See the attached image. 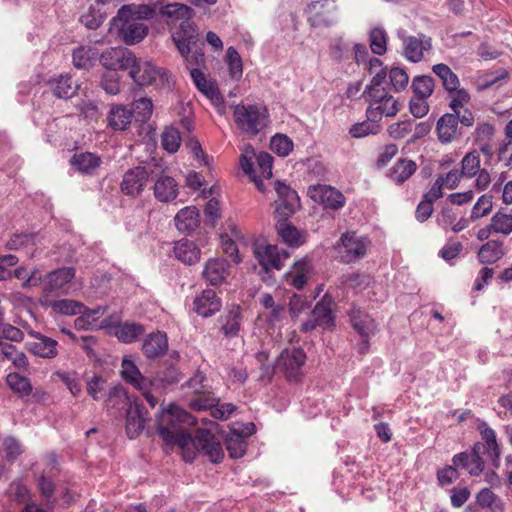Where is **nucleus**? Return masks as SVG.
<instances>
[{
  "label": "nucleus",
  "instance_id": "9b49d317",
  "mask_svg": "<svg viewBox=\"0 0 512 512\" xmlns=\"http://www.w3.org/2000/svg\"><path fill=\"white\" fill-rule=\"evenodd\" d=\"M332 304V299L324 296L312 310L311 319L301 325V331L310 332L316 327H321L322 329L332 328L334 326Z\"/></svg>",
  "mask_w": 512,
  "mask_h": 512
},
{
  "label": "nucleus",
  "instance_id": "423d86ee",
  "mask_svg": "<svg viewBox=\"0 0 512 512\" xmlns=\"http://www.w3.org/2000/svg\"><path fill=\"white\" fill-rule=\"evenodd\" d=\"M128 70L129 76L138 86L165 85L169 82V74L166 70L136 57L135 63L129 66Z\"/></svg>",
  "mask_w": 512,
  "mask_h": 512
},
{
  "label": "nucleus",
  "instance_id": "6e6552de",
  "mask_svg": "<svg viewBox=\"0 0 512 512\" xmlns=\"http://www.w3.org/2000/svg\"><path fill=\"white\" fill-rule=\"evenodd\" d=\"M305 362L306 354L302 349H284L277 358L276 368L283 372L289 381H298L302 376Z\"/></svg>",
  "mask_w": 512,
  "mask_h": 512
},
{
  "label": "nucleus",
  "instance_id": "72a5a7b5",
  "mask_svg": "<svg viewBox=\"0 0 512 512\" xmlns=\"http://www.w3.org/2000/svg\"><path fill=\"white\" fill-rule=\"evenodd\" d=\"M506 254L503 242L500 240H490L483 244L477 253V258L482 264H494Z\"/></svg>",
  "mask_w": 512,
  "mask_h": 512
},
{
  "label": "nucleus",
  "instance_id": "49530a36",
  "mask_svg": "<svg viewBox=\"0 0 512 512\" xmlns=\"http://www.w3.org/2000/svg\"><path fill=\"white\" fill-rule=\"evenodd\" d=\"M6 381L9 388L22 397L29 396L32 392V385L29 379L18 373L8 374Z\"/></svg>",
  "mask_w": 512,
  "mask_h": 512
},
{
  "label": "nucleus",
  "instance_id": "f8f14e48",
  "mask_svg": "<svg viewBox=\"0 0 512 512\" xmlns=\"http://www.w3.org/2000/svg\"><path fill=\"white\" fill-rule=\"evenodd\" d=\"M155 172L150 165L137 166L128 170L121 182L122 192L129 196L139 195L146 186L149 177L154 178Z\"/></svg>",
  "mask_w": 512,
  "mask_h": 512
},
{
  "label": "nucleus",
  "instance_id": "e2e57ef3",
  "mask_svg": "<svg viewBox=\"0 0 512 512\" xmlns=\"http://www.w3.org/2000/svg\"><path fill=\"white\" fill-rule=\"evenodd\" d=\"M153 104L149 98H140L133 103V112L138 121L145 122L152 115Z\"/></svg>",
  "mask_w": 512,
  "mask_h": 512
},
{
  "label": "nucleus",
  "instance_id": "a18cd8bd",
  "mask_svg": "<svg viewBox=\"0 0 512 512\" xmlns=\"http://www.w3.org/2000/svg\"><path fill=\"white\" fill-rule=\"evenodd\" d=\"M104 14L97 4H90L86 11L80 17V22L88 29L95 30L101 26L104 21Z\"/></svg>",
  "mask_w": 512,
  "mask_h": 512
},
{
  "label": "nucleus",
  "instance_id": "37998d69",
  "mask_svg": "<svg viewBox=\"0 0 512 512\" xmlns=\"http://www.w3.org/2000/svg\"><path fill=\"white\" fill-rule=\"evenodd\" d=\"M435 87L434 79L429 75H419L413 78L411 88L415 97L428 99Z\"/></svg>",
  "mask_w": 512,
  "mask_h": 512
},
{
  "label": "nucleus",
  "instance_id": "09e8293b",
  "mask_svg": "<svg viewBox=\"0 0 512 512\" xmlns=\"http://www.w3.org/2000/svg\"><path fill=\"white\" fill-rule=\"evenodd\" d=\"M0 354L3 355L7 360H10L16 367L26 369L29 365L26 355L18 351L12 344H1Z\"/></svg>",
  "mask_w": 512,
  "mask_h": 512
},
{
  "label": "nucleus",
  "instance_id": "f3484780",
  "mask_svg": "<svg viewBox=\"0 0 512 512\" xmlns=\"http://www.w3.org/2000/svg\"><path fill=\"white\" fill-rule=\"evenodd\" d=\"M75 277V270L72 267H63L48 273L43 280V292L47 295L52 292L67 294L69 284Z\"/></svg>",
  "mask_w": 512,
  "mask_h": 512
},
{
  "label": "nucleus",
  "instance_id": "4d7b16f0",
  "mask_svg": "<svg viewBox=\"0 0 512 512\" xmlns=\"http://www.w3.org/2000/svg\"><path fill=\"white\" fill-rule=\"evenodd\" d=\"M130 403V399L123 387L114 386L109 390L106 398L108 409H117L120 405H130Z\"/></svg>",
  "mask_w": 512,
  "mask_h": 512
},
{
  "label": "nucleus",
  "instance_id": "864d4df0",
  "mask_svg": "<svg viewBox=\"0 0 512 512\" xmlns=\"http://www.w3.org/2000/svg\"><path fill=\"white\" fill-rule=\"evenodd\" d=\"M492 199L493 196L489 194L480 196L472 207L470 220L476 221L490 214L493 209Z\"/></svg>",
  "mask_w": 512,
  "mask_h": 512
},
{
  "label": "nucleus",
  "instance_id": "c756f323",
  "mask_svg": "<svg viewBox=\"0 0 512 512\" xmlns=\"http://www.w3.org/2000/svg\"><path fill=\"white\" fill-rule=\"evenodd\" d=\"M436 131L441 143L452 142L458 135V117L450 113L444 114L437 122Z\"/></svg>",
  "mask_w": 512,
  "mask_h": 512
},
{
  "label": "nucleus",
  "instance_id": "f704fd0d",
  "mask_svg": "<svg viewBox=\"0 0 512 512\" xmlns=\"http://www.w3.org/2000/svg\"><path fill=\"white\" fill-rule=\"evenodd\" d=\"M35 340L30 342L29 350L42 358H54L57 356V341L40 333L34 335Z\"/></svg>",
  "mask_w": 512,
  "mask_h": 512
},
{
  "label": "nucleus",
  "instance_id": "ddd939ff",
  "mask_svg": "<svg viewBox=\"0 0 512 512\" xmlns=\"http://www.w3.org/2000/svg\"><path fill=\"white\" fill-rule=\"evenodd\" d=\"M277 200L275 201V212L283 219H288L300 207L299 197L295 190L289 185L275 182Z\"/></svg>",
  "mask_w": 512,
  "mask_h": 512
},
{
  "label": "nucleus",
  "instance_id": "bb28decb",
  "mask_svg": "<svg viewBox=\"0 0 512 512\" xmlns=\"http://www.w3.org/2000/svg\"><path fill=\"white\" fill-rule=\"evenodd\" d=\"M312 273V265L308 258L296 261L287 274V282L294 288L301 290Z\"/></svg>",
  "mask_w": 512,
  "mask_h": 512
},
{
  "label": "nucleus",
  "instance_id": "5fc2aeb1",
  "mask_svg": "<svg viewBox=\"0 0 512 512\" xmlns=\"http://www.w3.org/2000/svg\"><path fill=\"white\" fill-rule=\"evenodd\" d=\"M370 47L374 54L383 55L387 50V34L383 28L375 27L369 34Z\"/></svg>",
  "mask_w": 512,
  "mask_h": 512
},
{
  "label": "nucleus",
  "instance_id": "e433bc0d",
  "mask_svg": "<svg viewBox=\"0 0 512 512\" xmlns=\"http://www.w3.org/2000/svg\"><path fill=\"white\" fill-rule=\"evenodd\" d=\"M49 84L54 96L60 99L73 97L79 88L69 75H59L52 79Z\"/></svg>",
  "mask_w": 512,
  "mask_h": 512
},
{
  "label": "nucleus",
  "instance_id": "412c9836",
  "mask_svg": "<svg viewBox=\"0 0 512 512\" xmlns=\"http://www.w3.org/2000/svg\"><path fill=\"white\" fill-rule=\"evenodd\" d=\"M147 411L145 407L138 403H130L126 415V432L130 439H134L143 431L146 420Z\"/></svg>",
  "mask_w": 512,
  "mask_h": 512
},
{
  "label": "nucleus",
  "instance_id": "20e7f679",
  "mask_svg": "<svg viewBox=\"0 0 512 512\" xmlns=\"http://www.w3.org/2000/svg\"><path fill=\"white\" fill-rule=\"evenodd\" d=\"M233 117L237 128L249 137L256 136L270 123L268 109L263 104H237Z\"/></svg>",
  "mask_w": 512,
  "mask_h": 512
},
{
  "label": "nucleus",
  "instance_id": "8fccbe9b",
  "mask_svg": "<svg viewBox=\"0 0 512 512\" xmlns=\"http://www.w3.org/2000/svg\"><path fill=\"white\" fill-rule=\"evenodd\" d=\"M482 437L485 443L482 445L485 447V453L492 460L494 466H498L500 451L496 441V435L493 429L486 428L482 431Z\"/></svg>",
  "mask_w": 512,
  "mask_h": 512
},
{
  "label": "nucleus",
  "instance_id": "cd10ccee",
  "mask_svg": "<svg viewBox=\"0 0 512 512\" xmlns=\"http://www.w3.org/2000/svg\"><path fill=\"white\" fill-rule=\"evenodd\" d=\"M71 166L82 174L93 175L102 164L101 158L91 152L74 154L70 159Z\"/></svg>",
  "mask_w": 512,
  "mask_h": 512
},
{
  "label": "nucleus",
  "instance_id": "c9c22d12",
  "mask_svg": "<svg viewBox=\"0 0 512 512\" xmlns=\"http://www.w3.org/2000/svg\"><path fill=\"white\" fill-rule=\"evenodd\" d=\"M176 228L180 232H192L199 225V212L194 206L181 209L174 218Z\"/></svg>",
  "mask_w": 512,
  "mask_h": 512
},
{
  "label": "nucleus",
  "instance_id": "6ab92c4d",
  "mask_svg": "<svg viewBox=\"0 0 512 512\" xmlns=\"http://www.w3.org/2000/svg\"><path fill=\"white\" fill-rule=\"evenodd\" d=\"M431 49V38L422 33H419L417 36H408L403 40V55L412 63L422 61L425 52H429Z\"/></svg>",
  "mask_w": 512,
  "mask_h": 512
},
{
  "label": "nucleus",
  "instance_id": "a878e982",
  "mask_svg": "<svg viewBox=\"0 0 512 512\" xmlns=\"http://www.w3.org/2000/svg\"><path fill=\"white\" fill-rule=\"evenodd\" d=\"M168 349V339L165 333L160 331L151 333L143 342L142 350L149 359L158 358L166 353Z\"/></svg>",
  "mask_w": 512,
  "mask_h": 512
},
{
  "label": "nucleus",
  "instance_id": "79ce46f5",
  "mask_svg": "<svg viewBox=\"0 0 512 512\" xmlns=\"http://www.w3.org/2000/svg\"><path fill=\"white\" fill-rule=\"evenodd\" d=\"M226 449L231 458H241L246 451V440L239 432L236 430L231 431L225 440Z\"/></svg>",
  "mask_w": 512,
  "mask_h": 512
},
{
  "label": "nucleus",
  "instance_id": "dca6fc26",
  "mask_svg": "<svg viewBox=\"0 0 512 512\" xmlns=\"http://www.w3.org/2000/svg\"><path fill=\"white\" fill-rule=\"evenodd\" d=\"M255 258L265 271L272 269L280 270L283 267V260L290 257L286 250L279 252L277 246L271 244H257L254 248Z\"/></svg>",
  "mask_w": 512,
  "mask_h": 512
},
{
  "label": "nucleus",
  "instance_id": "58836bf2",
  "mask_svg": "<svg viewBox=\"0 0 512 512\" xmlns=\"http://www.w3.org/2000/svg\"><path fill=\"white\" fill-rule=\"evenodd\" d=\"M133 112L123 105L113 106L108 115L109 125L114 130H125L131 123Z\"/></svg>",
  "mask_w": 512,
  "mask_h": 512
},
{
  "label": "nucleus",
  "instance_id": "f03ea898",
  "mask_svg": "<svg viewBox=\"0 0 512 512\" xmlns=\"http://www.w3.org/2000/svg\"><path fill=\"white\" fill-rule=\"evenodd\" d=\"M156 15L154 7L146 4H129L122 6L111 24L117 29L118 36L127 45L141 42L148 34L149 28L143 21Z\"/></svg>",
  "mask_w": 512,
  "mask_h": 512
},
{
  "label": "nucleus",
  "instance_id": "603ef678",
  "mask_svg": "<svg viewBox=\"0 0 512 512\" xmlns=\"http://www.w3.org/2000/svg\"><path fill=\"white\" fill-rule=\"evenodd\" d=\"M480 156L477 151L467 153L461 160V173L466 178H473L480 171Z\"/></svg>",
  "mask_w": 512,
  "mask_h": 512
},
{
  "label": "nucleus",
  "instance_id": "6e6d98bb",
  "mask_svg": "<svg viewBox=\"0 0 512 512\" xmlns=\"http://www.w3.org/2000/svg\"><path fill=\"white\" fill-rule=\"evenodd\" d=\"M226 58L230 76L233 79L239 80L243 74L241 56L233 46H230L226 51Z\"/></svg>",
  "mask_w": 512,
  "mask_h": 512
},
{
  "label": "nucleus",
  "instance_id": "680f3d73",
  "mask_svg": "<svg viewBox=\"0 0 512 512\" xmlns=\"http://www.w3.org/2000/svg\"><path fill=\"white\" fill-rule=\"evenodd\" d=\"M342 284L353 289H364L370 284V276L358 272L348 273L342 276Z\"/></svg>",
  "mask_w": 512,
  "mask_h": 512
},
{
  "label": "nucleus",
  "instance_id": "3c124183",
  "mask_svg": "<svg viewBox=\"0 0 512 512\" xmlns=\"http://www.w3.org/2000/svg\"><path fill=\"white\" fill-rule=\"evenodd\" d=\"M490 222L494 233L505 236L512 233V214L498 211L491 217Z\"/></svg>",
  "mask_w": 512,
  "mask_h": 512
},
{
  "label": "nucleus",
  "instance_id": "4468645a",
  "mask_svg": "<svg viewBox=\"0 0 512 512\" xmlns=\"http://www.w3.org/2000/svg\"><path fill=\"white\" fill-rule=\"evenodd\" d=\"M482 455H487L485 447L481 442H477L470 453H458L453 457L452 462L454 466L465 469L471 476H478L484 470Z\"/></svg>",
  "mask_w": 512,
  "mask_h": 512
},
{
  "label": "nucleus",
  "instance_id": "a211bd4d",
  "mask_svg": "<svg viewBox=\"0 0 512 512\" xmlns=\"http://www.w3.org/2000/svg\"><path fill=\"white\" fill-rule=\"evenodd\" d=\"M308 194L310 198L325 208L330 209H339L345 203V198L343 194L335 189L334 187L328 185H314L309 187Z\"/></svg>",
  "mask_w": 512,
  "mask_h": 512
},
{
  "label": "nucleus",
  "instance_id": "052dcab7",
  "mask_svg": "<svg viewBox=\"0 0 512 512\" xmlns=\"http://www.w3.org/2000/svg\"><path fill=\"white\" fill-rule=\"evenodd\" d=\"M270 146L272 151L281 157L287 156L293 150V142L289 137L283 134L273 136Z\"/></svg>",
  "mask_w": 512,
  "mask_h": 512
},
{
  "label": "nucleus",
  "instance_id": "69168bd1",
  "mask_svg": "<svg viewBox=\"0 0 512 512\" xmlns=\"http://www.w3.org/2000/svg\"><path fill=\"white\" fill-rule=\"evenodd\" d=\"M414 127L413 120H405L394 123L389 126V135L394 139H402L412 133Z\"/></svg>",
  "mask_w": 512,
  "mask_h": 512
},
{
  "label": "nucleus",
  "instance_id": "0eeeda50",
  "mask_svg": "<svg viewBox=\"0 0 512 512\" xmlns=\"http://www.w3.org/2000/svg\"><path fill=\"white\" fill-rule=\"evenodd\" d=\"M370 103L366 110L369 120L380 121L384 116L393 117L399 111L398 101L387 90H375L368 96Z\"/></svg>",
  "mask_w": 512,
  "mask_h": 512
},
{
  "label": "nucleus",
  "instance_id": "4be33fe9",
  "mask_svg": "<svg viewBox=\"0 0 512 512\" xmlns=\"http://www.w3.org/2000/svg\"><path fill=\"white\" fill-rule=\"evenodd\" d=\"M241 308L239 305L228 307L218 319L220 331L226 337H235L238 335L241 326Z\"/></svg>",
  "mask_w": 512,
  "mask_h": 512
},
{
  "label": "nucleus",
  "instance_id": "338daca9",
  "mask_svg": "<svg viewBox=\"0 0 512 512\" xmlns=\"http://www.w3.org/2000/svg\"><path fill=\"white\" fill-rule=\"evenodd\" d=\"M389 78L392 86L396 91L405 89L409 82V76L405 70L399 67H394L389 72Z\"/></svg>",
  "mask_w": 512,
  "mask_h": 512
},
{
  "label": "nucleus",
  "instance_id": "aec40b11",
  "mask_svg": "<svg viewBox=\"0 0 512 512\" xmlns=\"http://www.w3.org/2000/svg\"><path fill=\"white\" fill-rule=\"evenodd\" d=\"M349 317L353 328L365 339L360 348V352L364 353L367 349V339L375 334L377 325L373 318L355 306L350 309Z\"/></svg>",
  "mask_w": 512,
  "mask_h": 512
},
{
  "label": "nucleus",
  "instance_id": "2eb2a0df",
  "mask_svg": "<svg viewBox=\"0 0 512 512\" xmlns=\"http://www.w3.org/2000/svg\"><path fill=\"white\" fill-rule=\"evenodd\" d=\"M101 65L107 71L128 70L135 63L133 52L122 47L106 49L99 57Z\"/></svg>",
  "mask_w": 512,
  "mask_h": 512
},
{
  "label": "nucleus",
  "instance_id": "473e14b6",
  "mask_svg": "<svg viewBox=\"0 0 512 512\" xmlns=\"http://www.w3.org/2000/svg\"><path fill=\"white\" fill-rule=\"evenodd\" d=\"M41 304L50 307L56 313L68 316L82 313L85 308L79 301L72 299L50 300L47 295H43Z\"/></svg>",
  "mask_w": 512,
  "mask_h": 512
},
{
  "label": "nucleus",
  "instance_id": "f257e3e1",
  "mask_svg": "<svg viewBox=\"0 0 512 512\" xmlns=\"http://www.w3.org/2000/svg\"><path fill=\"white\" fill-rule=\"evenodd\" d=\"M196 423L195 418L184 409L169 404L157 417L158 433L164 443L169 446H178L186 462H192L196 450L202 451L213 463H219L224 452L219 440L207 429H198L195 438L186 427Z\"/></svg>",
  "mask_w": 512,
  "mask_h": 512
},
{
  "label": "nucleus",
  "instance_id": "13d9d810",
  "mask_svg": "<svg viewBox=\"0 0 512 512\" xmlns=\"http://www.w3.org/2000/svg\"><path fill=\"white\" fill-rule=\"evenodd\" d=\"M162 147L169 153L178 151L181 144L180 133L173 127L166 128L161 136Z\"/></svg>",
  "mask_w": 512,
  "mask_h": 512
},
{
  "label": "nucleus",
  "instance_id": "bf43d9fd",
  "mask_svg": "<svg viewBox=\"0 0 512 512\" xmlns=\"http://www.w3.org/2000/svg\"><path fill=\"white\" fill-rule=\"evenodd\" d=\"M379 129L380 125L378 124V121L368 119L362 123L354 124L350 128L349 133L354 138H362L370 134L378 133Z\"/></svg>",
  "mask_w": 512,
  "mask_h": 512
},
{
  "label": "nucleus",
  "instance_id": "0e129e2a",
  "mask_svg": "<svg viewBox=\"0 0 512 512\" xmlns=\"http://www.w3.org/2000/svg\"><path fill=\"white\" fill-rule=\"evenodd\" d=\"M101 86L110 95L120 91V76L116 71H106L101 78Z\"/></svg>",
  "mask_w": 512,
  "mask_h": 512
},
{
  "label": "nucleus",
  "instance_id": "4c0bfd02",
  "mask_svg": "<svg viewBox=\"0 0 512 512\" xmlns=\"http://www.w3.org/2000/svg\"><path fill=\"white\" fill-rule=\"evenodd\" d=\"M417 165L409 159H399L391 168L389 177L397 184H402L416 171Z\"/></svg>",
  "mask_w": 512,
  "mask_h": 512
},
{
  "label": "nucleus",
  "instance_id": "ea45409f",
  "mask_svg": "<svg viewBox=\"0 0 512 512\" xmlns=\"http://www.w3.org/2000/svg\"><path fill=\"white\" fill-rule=\"evenodd\" d=\"M432 71L439 77L443 88L448 93H451L453 90H457V88L460 87V80L458 76L451 70L448 65L444 63L435 64L432 67Z\"/></svg>",
  "mask_w": 512,
  "mask_h": 512
},
{
  "label": "nucleus",
  "instance_id": "7c9ffc66",
  "mask_svg": "<svg viewBox=\"0 0 512 512\" xmlns=\"http://www.w3.org/2000/svg\"><path fill=\"white\" fill-rule=\"evenodd\" d=\"M121 367V375L126 382L130 383L139 391H144L149 388L151 385L150 381L141 374L140 370L132 360L124 358L122 360Z\"/></svg>",
  "mask_w": 512,
  "mask_h": 512
},
{
  "label": "nucleus",
  "instance_id": "393cba45",
  "mask_svg": "<svg viewBox=\"0 0 512 512\" xmlns=\"http://www.w3.org/2000/svg\"><path fill=\"white\" fill-rule=\"evenodd\" d=\"M160 14L165 18L168 26L179 25L182 21L192 19L194 11L182 3H169L160 8Z\"/></svg>",
  "mask_w": 512,
  "mask_h": 512
},
{
  "label": "nucleus",
  "instance_id": "1a4fd4ad",
  "mask_svg": "<svg viewBox=\"0 0 512 512\" xmlns=\"http://www.w3.org/2000/svg\"><path fill=\"white\" fill-rule=\"evenodd\" d=\"M153 170L156 171L154 178H152L154 180V197L162 203L172 202L178 196L179 185L177 181L164 173L165 168L160 163H155Z\"/></svg>",
  "mask_w": 512,
  "mask_h": 512
},
{
  "label": "nucleus",
  "instance_id": "774afa93",
  "mask_svg": "<svg viewBox=\"0 0 512 512\" xmlns=\"http://www.w3.org/2000/svg\"><path fill=\"white\" fill-rule=\"evenodd\" d=\"M256 162L262 176L266 179L271 178L273 157L267 152H260L256 156Z\"/></svg>",
  "mask_w": 512,
  "mask_h": 512
},
{
  "label": "nucleus",
  "instance_id": "a19ab883",
  "mask_svg": "<svg viewBox=\"0 0 512 512\" xmlns=\"http://www.w3.org/2000/svg\"><path fill=\"white\" fill-rule=\"evenodd\" d=\"M143 325L135 322H125L116 327L115 335L123 343H132L143 335Z\"/></svg>",
  "mask_w": 512,
  "mask_h": 512
},
{
  "label": "nucleus",
  "instance_id": "39448f33",
  "mask_svg": "<svg viewBox=\"0 0 512 512\" xmlns=\"http://www.w3.org/2000/svg\"><path fill=\"white\" fill-rule=\"evenodd\" d=\"M369 246L370 242L366 237L360 236L356 232H346L334 245V250L339 262L350 264L364 258Z\"/></svg>",
  "mask_w": 512,
  "mask_h": 512
},
{
  "label": "nucleus",
  "instance_id": "2f4dec72",
  "mask_svg": "<svg viewBox=\"0 0 512 512\" xmlns=\"http://www.w3.org/2000/svg\"><path fill=\"white\" fill-rule=\"evenodd\" d=\"M200 249L197 245L187 239L182 238L174 244L175 257L184 264L192 265L200 260Z\"/></svg>",
  "mask_w": 512,
  "mask_h": 512
},
{
  "label": "nucleus",
  "instance_id": "9d476101",
  "mask_svg": "<svg viewBox=\"0 0 512 512\" xmlns=\"http://www.w3.org/2000/svg\"><path fill=\"white\" fill-rule=\"evenodd\" d=\"M205 376L197 371L186 383L187 387L192 390L195 397L190 400V407L195 410H207L212 408L219 402V399L209 390L203 383Z\"/></svg>",
  "mask_w": 512,
  "mask_h": 512
},
{
  "label": "nucleus",
  "instance_id": "b1692460",
  "mask_svg": "<svg viewBox=\"0 0 512 512\" xmlns=\"http://www.w3.org/2000/svg\"><path fill=\"white\" fill-rule=\"evenodd\" d=\"M221 308V300L212 289H206L194 300V309L202 317H210Z\"/></svg>",
  "mask_w": 512,
  "mask_h": 512
},
{
  "label": "nucleus",
  "instance_id": "7ed1b4c3",
  "mask_svg": "<svg viewBox=\"0 0 512 512\" xmlns=\"http://www.w3.org/2000/svg\"><path fill=\"white\" fill-rule=\"evenodd\" d=\"M172 40L188 65H204L205 55L197 48L199 33L192 19L182 21L172 31Z\"/></svg>",
  "mask_w": 512,
  "mask_h": 512
},
{
  "label": "nucleus",
  "instance_id": "c85d7f7f",
  "mask_svg": "<svg viewBox=\"0 0 512 512\" xmlns=\"http://www.w3.org/2000/svg\"><path fill=\"white\" fill-rule=\"evenodd\" d=\"M287 219L278 221L276 228L279 237L290 248H299L306 242V234L293 225L286 222Z\"/></svg>",
  "mask_w": 512,
  "mask_h": 512
},
{
  "label": "nucleus",
  "instance_id": "c03bdc74",
  "mask_svg": "<svg viewBox=\"0 0 512 512\" xmlns=\"http://www.w3.org/2000/svg\"><path fill=\"white\" fill-rule=\"evenodd\" d=\"M97 52L95 48L80 46L73 51V64L78 69L89 68L95 60Z\"/></svg>",
  "mask_w": 512,
  "mask_h": 512
},
{
  "label": "nucleus",
  "instance_id": "de8ad7c7",
  "mask_svg": "<svg viewBox=\"0 0 512 512\" xmlns=\"http://www.w3.org/2000/svg\"><path fill=\"white\" fill-rule=\"evenodd\" d=\"M7 495L11 501L24 503L25 506L27 503H31V492L20 480H15L10 483L7 489Z\"/></svg>",
  "mask_w": 512,
  "mask_h": 512
},
{
  "label": "nucleus",
  "instance_id": "5701e85b",
  "mask_svg": "<svg viewBox=\"0 0 512 512\" xmlns=\"http://www.w3.org/2000/svg\"><path fill=\"white\" fill-rule=\"evenodd\" d=\"M229 263L222 258L210 259L206 262L203 277L211 285L222 284L229 274Z\"/></svg>",
  "mask_w": 512,
  "mask_h": 512
}]
</instances>
